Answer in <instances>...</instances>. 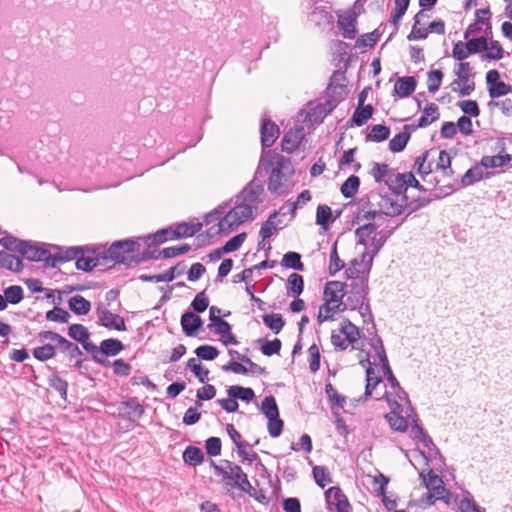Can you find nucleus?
<instances>
[{
    "instance_id": "1",
    "label": "nucleus",
    "mask_w": 512,
    "mask_h": 512,
    "mask_svg": "<svg viewBox=\"0 0 512 512\" xmlns=\"http://www.w3.org/2000/svg\"><path fill=\"white\" fill-rule=\"evenodd\" d=\"M263 193V185L254 179L234 198L207 214L205 224L208 226V236L228 234L244 222L253 219L262 203Z\"/></svg>"
},
{
    "instance_id": "2",
    "label": "nucleus",
    "mask_w": 512,
    "mask_h": 512,
    "mask_svg": "<svg viewBox=\"0 0 512 512\" xmlns=\"http://www.w3.org/2000/svg\"><path fill=\"white\" fill-rule=\"evenodd\" d=\"M202 228V224L196 223H177L169 227L160 229L153 234L145 236V245L147 250L142 252L141 256H179L188 252L196 251L197 247L204 241L203 236L199 235L192 243H179L157 250L156 247L167 241L188 238L194 236Z\"/></svg>"
},
{
    "instance_id": "3",
    "label": "nucleus",
    "mask_w": 512,
    "mask_h": 512,
    "mask_svg": "<svg viewBox=\"0 0 512 512\" xmlns=\"http://www.w3.org/2000/svg\"><path fill=\"white\" fill-rule=\"evenodd\" d=\"M270 173L268 190L272 194L282 195L292 186L295 173L291 160L275 150L262 151L256 174Z\"/></svg>"
},
{
    "instance_id": "4",
    "label": "nucleus",
    "mask_w": 512,
    "mask_h": 512,
    "mask_svg": "<svg viewBox=\"0 0 512 512\" xmlns=\"http://www.w3.org/2000/svg\"><path fill=\"white\" fill-rule=\"evenodd\" d=\"M145 237L137 239H123L113 242L110 246L106 243L89 244L83 246H59L51 244V253L48 256H124L125 254L138 253L141 241L145 244Z\"/></svg>"
},
{
    "instance_id": "5",
    "label": "nucleus",
    "mask_w": 512,
    "mask_h": 512,
    "mask_svg": "<svg viewBox=\"0 0 512 512\" xmlns=\"http://www.w3.org/2000/svg\"><path fill=\"white\" fill-rule=\"evenodd\" d=\"M377 209L363 206L358 212L361 221L380 220L383 215L395 217L400 215L407 206V196L386 193L378 195Z\"/></svg>"
},
{
    "instance_id": "6",
    "label": "nucleus",
    "mask_w": 512,
    "mask_h": 512,
    "mask_svg": "<svg viewBox=\"0 0 512 512\" xmlns=\"http://www.w3.org/2000/svg\"><path fill=\"white\" fill-rule=\"evenodd\" d=\"M0 245L19 256H48L51 253V244L32 240H21L6 231L0 230Z\"/></svg>"
},
{
    "instance_id": "7",
    "label": "nucleus",
    "mask_w": 512,
    "mask_h": 512,
    "mask_svg": "<svg viewBox=\"0 0 512 512\" xmlns=\"http://www.w3.org/2000/svg\"><path fill=\"white\" fill-rule=\"evenodd\" d=\"M75 266L78 270L90 272L99 266H106L108 269L117 264H123L127 267L138 266L142 261L148 258H75Z\"/></svg>"
},
{
    "instance_id": "8",
    "label": "nucleus",
    "mask_w": 512,
    "mask_h": 512,
    "mask_svg": "<svg viewBox=\"0 0 512 512\" xmlns=\"http://www.w3.org/2000/svg\"><path fill=\"white\" fill-rule=\"evenodd\" d=\"M384 396L391 408V412L385 415V419L394 431L405 432L407 430L406 418L412 417L413 413L404 409L403 405L399 403L398 400L392 399L391 393L386 391Z\"/></svg>"
},
{
    "instance_id": "9",
    "label": "nucleus",
    "mask_w": 512,
    "mask_h": 512,
    "mask_svg": "<svg viewBox=\"0 0 512 512\" xmlns=\"http://www.w3.org/2000/svg\"><path fill=\"white\" fill-rule=\"evenodd\" d=\"M368 277L358 278L351 283V290L345 301L347 308L356 310L357 306L364 304L368 299Z\"/></svg>"
},
{
    "instance_id": "10",
    "label": "nucleus",
    "mask_w": 512,
    "mask_h": 512,
    "mask_svg": "<svg viewBox=\"0 0 512 512\" xmlns=\"http://www.w3.org/2000/svg\"><path fill=\"white\" fill-rule=\"evenodd\" d=\"M475 22L470 24L464 32V39H468L472 35H476L483 30L485 27V35L489 36L492 34V26L490 23L491 12L489 8L478 9L475 12Z\"/></svg>"
},
{
    "instance_id": "11",
    "label": "nucleus",
    "mask_w": 512,
    "mask_h": 512,
    "mask_svg": "<svg viewBox=\"0 0 512 512\" xmlns=\"http://www.w3.org/2000/svg\"><path fill=\"white\" fill-rule=\"evenodd\" d=\"M96 315L98 318V325L117 331L126 330L124 318L118 314L112 313L101 304L96 307Z\"/></svg>"
},
{
    "instance_id": "12",
    "label": "nucleus",
    "mask_w": 512,
    "mask_h": 512,
    "mask_svg": "<svg viewBox=\"0 0 512 512\" xmlns=\"http://www.w3.org/2000/svg\"><path fill=\"white\" fill-rule=\"evenodd\" d=\"M325 499L327 507L330 511L336 512H351L352 507L348 501L347 496L339 487H330L325 492Z\"/></svg>"
},
{
    "instance_id": "13",
    "label": "nucleus",
    "mask_w": 512,
    "mask_h": 512,
    "mask_svg": "<svg viewBox=\"0 0 512 512\" xmlns=\"http://www.w3.org/2000/svg\"><path fill=\"white\" fill-rule=\"evenodd\" d=\"M372 262L373 258H353L349 267L345 270L347 278L357 280L358 278L367 277Z\"/></svg>"
},
{
    "instance_id": "14",
    "label": "nucleus",
    "mask_w": 512,
    "mask_h": 512,
    "mask_svg": "<svg viewBox=\"0 0 512 512\" xmlns=\"http://www.w3.org/2000/svg\"><path fill=\"white\" fill-rule=\"evenodd\" d=\"M224 463L231 470L230 479L234 480V483L230 485L232 487H238L240 490L252 495L251 491L253 490V487L248 480L247 474L242 470V468L228 460H225Z\"/></svg>"
},
{
    "instance_id": "15",
    "label": "nucleus",
    "mask_w": 512,
    "mask_h": 512,
    "mask_svg": "<svg viewBox=\"0 0 512 512\" xmlns=\"http://www.w3.org/2000/svg\"><path fill=\"white\" fill-rule=\"evenodd\" d=\"M38 337L40 340H50L56 343L57 349H59L61 353L65 354L67 358L77 345L76 343L67 340L59 333L50 330L39 332Z\"/></svg>"
},
{
    "instance_id": "16",
    "label": "nucleus",
    "mask_w": 512,
    "mask_h": 512,
    "mask_svg": "<svg viewBox=\"0 0 512 512\" xmlns=\"http://www.w3.org/2000/svg\"><path fill=\"white\" fill-rule=\"evenodd\" d=\"M345 287L346 284L340 281L327 282L323 292L324 301L334 304L345 303L343 301Z\"/></svg>"
},
{
    "instance_id": "17",
    "label": "nucleus",
    "mask_w": 512,
    "mask_h": 512,
    "mask_svg": "<svg viewBox=\"0 0 512 512\" xmlns=\"http://www.w3.org/2000/svg\"><path fill=\"white\" fill-rule=\"evenodd\" d=\"M260 132L263 151H267L266 148L271 147L277 140L279 136V128L270 119H263Z\"/></svg>"
},
{
    "instance_id": "18",
    "label": "nucleus",
    "mask_w": 512,
    "mask_h": 512,
    "mask_svg": "<svg viewBox=\"0 0 512 512\" xmlns=\"http://www.w3.org/2000/svg\"><path fill=\"white\" fill-rule=\"evenodd\" d=\"M454 503L457 505L459 512H485L468 490H463L461 494H455Z\"/></svg>"
},
{
    "instance_id": "19",
    "label": "nucleus",
    "mask_w": 512,
    "mask_h": 512,
    "mask_svg": "<svg viewBox=\"0 0 512 512\" xmlns=\"http://www.w3.org/2000/svg\"><path fill=\"white\" fill-rule=\"evenodd\" d=\"M202 325L203 321L201 317L194 314L193 312L186 311L181 316L182 330L188 337L195 336Z\"/></svg>"
},
{
    "instance_id": "20",
    "label": "nucleus",
    "mask_w": 512,
    "mask_h": 512,
    "mask_svg": "<svg viewBox=\"0 0 512 512\" xmlns=\"http://www.w3.org/2000/svg\"><path fill=\"white\" fill-rule=\"evenodd\" d=\"M392 194L406 195L407 191V172L406 173H391L385 180Z\"/></svg>"
},
{
    "instance_id": "21",
    "label": "nucleus",
    "mask_w": 512,
    "mask_h": 512,
    "mask_svg": "<svg viewBox=\"0 0 512 512\" xmlns=\"http://www.w3.org/2000/svg\"><path fill=\"white\" fill-rule=\"evenodd\" d=\"M303 138L304 129L302 127L290 129L283 137L282 149L288 153H292L298 148Z\"/></svg>"
},
{
    "instance_id": "22",
    "label": "nucleus",
    "mask_w": 512,
    "mask_h": 512,
    "mask_svg": "<svg viewBox=\"0 0 512 512\" xmlns=\"http://www.w3.org/2000/svg\"><path fill=\"white\" fill-rule=\"evenodd\" d=\"M414 125H405L403 131L395 135L389 142V148L392 152L398 153L405 149L410 136L411 131L415 130Z\"/></svg>"
},
{
    "instance_id": "23",
    "label": "nucleus",
    "mask_w": 512,
    "mask_h": 512,
    "mask_svg": "<svg viewBox=\"0 0 512 512\" xmlns=\"http://www.w3.org/2000/svg\"><path fill=\"white\" fill-rule=\"evenodd\" d=\"M245 238L246 234L240 233L228 240L223 246L208 251L205 256H222L224 253L234 252L242 245Z\"/></svg>"
},
{
    "instance_id": "24",
    "label": "nucleus",
    "mask_w": 512,
    "mask_h": 512,
    "mask_svg": "<svg viewBox=\"0 0 512 512\" xmlns=\"http://www.w3.org/2000/svg\"><path fill=\"white\" fill-rule=\"evenodd\" d=\"M338 100H328L325 104H320L313 108L307 115L310 122H322V120L334 109Z\"/></svg>"
},
{
    "instance_id": "25",
    "label": "nucleus",
    "mask_w": 512,
    "mask_h": 512,
    "mask_svg": "<svg viewBox=\"0 0 512 512\" xmlns=\"http://www.w3.org/2000/svg\"><path fill=\"white\" fill-rule=\"evenodd\" d=\"M416 80L412 76L399 78L394 85V92L401 98L410 96L416 89Z\"/></svg>"
},
{
    "instance_id": "26",
    "label": "nucleus",
    "mask_w": 512,
    "mask_h": 512,
    "mask_svg": "<svg viewBox=\"0 0 512 512\" xmlns=\"http://www.w3.org/2000/svg\"><path fill=\"white\" fill-rule=\"evenodd\" d=\"M285 226L283 220H276V215H270L269 218L262 224L259 236L263 240H269V238L277 233L279 229Z\"/></svg>"
},
{
    "instance_id": "27",
    "label": "nucleus",
    "mask_w": 512,
    "mask_h": 512,
    "mask_svg": "<svg viewBox=\"0 0 512 512\" xmlns=\"http://www.w3.org/2000/svg\"><path fill=\"white\" fill-rule=\"evenodd\" d=\"M484 167L480 165H475L468 169L466 173L462 176L461 184L463 187L470 186L483 178H488L489 173L484 174Z\"/></svg>"
},
{
    "instance_id": "28",
    "label": "nucleus",
    "mask_w": 512,
    "mask_h": 512,
    "mask_svg": "<svg viewBox=\"0 0 512 512\" xmlns=\"http://www.w3.org/2000/svg\"><path fill=\"white\" fill-rule=\"evenodd\" d=\"M439 116L440 113L438 106L435 103H430L424 108L423 114L418 120V124L414 125V127H416V129L418 127H427L432 122L438 120Z\"/></svg>"
},
{
    "instance_id": "29",
    "label": "nucleus",
    "mask_w": 512,
    "mask_h": 512,
    "mask_svg": "<svg viewBox=\"0 0 512 512\" xmlns=\"http://www.w3.org/2000/svg\"><path fill=\"white\" fill-rule=\"evenodd\" d=\"M68 306L76 315H87L91 310V303L81 295L71 297Z\"/></svg>"
},
{
    "instance_id": "30",
    "label": "nucleus",
    "mask_w": 512,
    "mask_h": 512,
    "mask_svg": "<svg viewBox=\"0 0 512 512\" xmlns=\"http://www.w3.org/2000/svg\"><path fill=\"white\" fill-rule=\"evenodd\" d=\"M124 349L123 343L114 338L105 339L100 343V354L109 356H116Z\"/></svg>"
},
{
    "instance_id": "31",
    "label": "nucleus",
    "mask_w": 512,
    "mask_h": 512,
    "mask_svg": "<svg viewBox=\"0 0 512 512\" xmlns=\"http://www.w3.org/2000/svg\"><path fill=\"white\" fill-rule=\"evenodd\" d=\"M429 151H425L415 159L413 168L416 173L420 175L424 180L429 176L432 171V162H428Z\"/></svg>"
},
{
    "instance_id": "32",
    "label": "nucleus",
    "mask_w": 512,
    "mask_h": 512,
    "mask_svg": "<svg viewBox=\"0 0 512 512\" xmlns=\"http://www.w3.org/2000/svg\"><path fill=\"white\" fill-rule=\"evenodd\" d=\"M360 363L365 366V363L368 364L366 369V387H365V396L368 397L372 394L374 388L382 381L379 376L376 375L374 368L372 367L369 359L365 361H360Z\"/></svg>"
},
{
    "instance_id": "33",
    "label": "nucleus",
    "mask_w": 512,
    "mask_h": 512,
    "mask_svg": "<svg viewBox=\"0 0 512 512\" xmlns=\"http://www.w3.org/2000/svg\"><path fill=\"white\" fill-rule=\"evenodd\" d=\"M511 160L512 156L510 154L483 156L481 159V165L485 169L500 168L507 165Z\"/></svg>"
},
{
    "instance_id": "34",
    "label": "nucleus",
    "mask_w": 512,
    "mask_h": 512,
    "mask_svg": "<svg viewBox=\"0 0 512 512\" xmlns=\"http://www.w3.org/2000/svg\"><path fill=\"white\" fill-rule=\"evenodd\" d=\"M424 16L423 10H420L414 17V24L411 32L408 34L407 39L409 41L423 40L428 36V29L419 27L421 17Z\"/></svg>"
},
{
    "instance_id": "35",
    "label": "nucleus",
    "mask_w": 512,
    "mask_h": 512,
    "mask_svg": "<svg viewBox=\"0 0 512 512\" xmlns=\"http://www.w3.org/2000/svg\"><path fill=\"white\" fill-rule=\"evenodd\" d=\"M386 239L387 236H383L381 233H374L372 239L364 246V251L361 256H375L385 243Z\"/></svg>"
},
{
    "instance_id": "36",
    "label": "nucleus",
    "mask_w": 512,
    "mask_h": 512,
    "mask_svg": "<svg viewBox=\"0 0 512 512\" xmlns=\"http://www.w3.org/2000/svg\"><path fill=\"white\" fill-rule=\"evenodd\" d=\"M325 393L328 398L331 409L344 408L346 397L339 394L331 383L325 384Z\"/></svg>"
},
{
    "instance_id": "37",
    "label": "nucleus",
    "mask_w": 512,
    "mask_h": 512,
    "mask_svg": "<svg viewBox=\"0 0 512 512\" xmlns=\"http://www.w3.org/2000/svg\"><path fill=\"white\" fill-rule=\"evenodd\" d=\"M286 289L288 294L298 297L304 290L303 277L297 273H292L287 279Z\"/></svg>"
},
{
    "instance_id": "38",
    "label": "nucleus",
    "mask_w": 512,
    "mask_h": 512,
    "mask_svg": "<svg viewBox=\"0 0 512 512\" xmlns=\"http://www.w3.org/2000/svg\"><path fill=\"white\" fill-rule=\"evenodd\" d=\"M340 332L345 336V341L352 345L361 337L359 328L349 320L342 322Z\"/></svg>"
},
{
    "instance_id": "39",
    "label": "nucleus",
    "mask_w": 512,
    "mask_h": 512,
    "mask_svg": "<svg viewBox=\"0 0 512 512\" xmlns=\"http://www.w3.org/2000/svg\"><path fill=\"white\" fill-rule=\"evenodd\" d=\"M377 227L375 223L364 224L356 230V236L358 238L357 244L361 246H365L372 239L374 233H378L376 231Z\"/></svg>"
},
{
    "instance_id": "40",
    "label": "nucleus",
    "mask_w": 512,
    "mask_h": 512,
    "mask_svg": "<svg viewBox=\"0 0 512 512\" xmlns=\"http://www.w3.org/2000/svg\"><path fill=\"white\" fill-rule=\"evenodd\" d=\"M183 460L191 466H197L204 461V453L198 447L188 446L183 452Z\"/></svg>"
},
{
    "instance_id": "41",
    "label": "nucleus",
    "mask_w": 512,
    "mask_h": 512,
    "mask_svg": "<svg viewBox=\"0 0 512 512\" xmlns=\"http://www.w3.org/2000/svg\"><path fill=\"white\" fill-rule=\"evenodd\" d=\"M229 397L238 398L244 402H250L254 399L255 393L252 388L242 386H230L227 390Z\"/></svg>"
},
{
    "instance_id": "42",
    "label": "nucleus",
    "mask_w": 512,
    "mask_h": 512,
    "mask_svg": "<svg viewBox=\"0 0 512 512\" xmlns=\"http://www.w3.org/2000/svg\"><path fill=\"white\" fill-rule=\"evenodd\" d=\"M373 114V107L369 104L366 106H359L355 109L351 122L356 126L364 125Z\"/></svg>"
},
{
    "instance_id": "43",
    "label": "nucleus",
    "mask_w": 512,
    "mask_h": 512,
    "mask_svg": "<svg viewBox=\"0 0 512 512\" xmlns=\"http://www.w3.org/2000/svg\"><path fill=\"white\" fill-rule=\"evenodd\" d=\"M56 344H44L42 346L36 347L33 349L32 354L34 358L41 362H45L47 360H50L56 356Z\"/></svg>"
},
{
    "instance_id": "44",
    "label": "nucleus",
    "mask_w": 512,
    "mask_h": 512,
    "mask_svg": "<svg viewBox=\"0 0 512 512\" xmlns=\"http://www.w3.org/2000/svg\"><path fill=\"white\" fill-rule=\"evenodd\" d=\"M454 496L455 494L451 493L448 489H446L444 483L437 484V486L433 487L430 490L431 498L443 501L446 505H450L451 502H454Z\"/></svg>"
},
{
    "instance_id": "45",
    "label": "nucleus",
    "mask_w": 512,
    "mask_h": 512,
    "mask_svg": "<svg viewBox=\"0 0 512 512\" xmlns=\"http://www.w3.org/2000/svg\"><path fill=\"white\" fill-rule=\"evenodd\" d=\"M4 297L7 304L16 305L24 299V290L21 286L12 285L4 289Z\"/></svg>"
},
{
    "instance_id": "46",
    "label": "nucleus",
    "mask_w": 512,
    "mask_h": 512,
    "mask_svg": "<svg viewBox=\"0 0 512 512\" xmlns=\"http://www.w3.org/2000/svg\"><path fill=\"white\" fill-rule=\"evenodd\" d=\"M338 26L342 30V35L346 39H354L357 33L355 19L352 17H341L338 20Z\"/></svg>"
},
{
    "instance_id": "47",
    "label": "nucleus",
    "mask_w": 512,
    "mask_h": 512,
    "mask_svg": "<svg viewBox=\"0 0 512 512\" xmlns=\"http://www.w3.org/2000/svg\"><path fill=\"white\" fill-rule=\"evenodd\" d=\"M68 336L70 338H72L73 340H75L79 343H82L85 340H89L91 334H90L89 330L87 329V327H85L84 325L72 324L68 328Z\"/></svg>"
},
{
    "instance_id": "48",
    "label": "nucleus",
    "mask_w": 512,
    "mask_h": 512,
    "mask_svg": "<svg viewBox=\"0 0 512 512\" xmlns=\"http://www.w3.org/2000/svg\"><path fill=\"white\" fill-rule=\"evenodd\" d=\"M312 472L314 480L319 487L324 488L332 482V477L327 467L317 465L313 467Z\"/></svg>"
},
{
    "instance_id": "49",
    "label": "nucleus",
    "mask_w": 512,
    "mask_h": 512,
    "mask_svg": "<svg viewBox=\"0 0 512 512\" xmlns=\"http://www.w3.org/2000/svg\"><path fill=\"white\" fill-rule=\"evenodd\" d=\"M48 384L51 388L57 391L62 399L67 398L68 383L62 379L58 374L53 373L48 377Z\"/></svg>"
},
{
    "instance_id": "50",
    "label": "nucleus",
    "mask_w": 512,
    "mask_h": 512,
    "mask_svg": "<svg viewBox=\"0 0 512 512\" xmlns=\"http://www.w3.org/2000/svg\"><path fill=\"white\" fill-rule=\"evenodd\" d=\"M264 324L275 334L280 333L285 325V321L280 314H265L262 317Z\"/></svg>"
},
{
    "instance_id": "51",
    "label": "nucleus",
    "mask_w": 512,
    "mask_h": 512,
    "mask_svg": "<svg viewBox=\"0 0 512 512\" xmlns=\"http://www.w3.org/2000/svg\"><path fill=\"white\" fill-rule=\"evenodd\" d=\"M187 368L190 369L201 383L209 380V370L204 369L197 358H190L187 361Z\"/></svg>"
},
{
    "instance_id": "52",
    "label": "nucleus",
    "mask_w": 512,
    "mask_h": 512,
    "mask_svg": "<svg viewBox=\"0 0 512 512\" xmlns=\"http://www.w3.org/2000/svg\"><path fill=\"white\" fill-rule=\"evenodd\" d=\"M342 75L338 72H334L330 79L329 86L327 88L328 96H333L337 94V97H334L333 99H337L338 102L344 98L345 94V86L343 84H337V79L341 77Z\"/></svg>"
},
{
    "instance_id": "53",
    "label": "nucleus",
    "mask_w": 512,
    "mask_h": 512,
    "mask_svg": "<svg viewBox=\"0 0 512 512\" xmlns=\"http://www.w3.org/2000/svg\"><path fill=\"white\" fill-rule=\"evenodd\" d=\"M359 185H360L359 177H357L355 175H351L350 177H348L346 179V181L341 186L340 190H341L342 195L345 198L353 197L357 193V191L359 189Z\"/></svg>"
},
{
    "instance_id": "54",
    "label": "nucleus",
    "mask_w": 512,
    "mask_h": 512,
    "mask_svg": "<svg viewBox=\"0 0 512 512\" xmlns=\"http://www.w3.org/2000/svg\"><path fill=\"white\" fill-rule=\"evenodd\" d=\"M261 412L267 419L276 418L279 415L278 406L273 396H267L264 398L261 404Z\"/></svg>"
},
{
    "instance_id": "55",
    "label": "nucleus",
    "mask_w": 512,
    "mask_h": 512,
    "mask_svg": "<svg viewBox=\"0 0 512 512\" xmlns=\"http://www.w3.org/2000/svg\"><path fill=\"white\" fill-rule=\"evenodd\" d=\"M467 45H468V52L471 54L480 53L483 51L488 50V36H482L477 38H468Z\"/></svg>"
},
{
    "instance_id": "56",
    "label": "nucleus",
    "mask_w": 512,
    "mask_h": 512,
    "mask_svg": "<svg viewBox=\"0 0 512 512\" xmlns=\"http://www.w3.org/2000/svg\"><path fill=\"white\" fill-rule=\"evenodd\" d=\"M390 135L389 127L381 124L374 125L371 128L370 133L367 135V140L373 142H382L386 140Z\"/></svg>"
},
{
    "instance_id": "57",
    "label": "nucleus",
    "mask_w": 512,
    "mask_h": 512,
    "mask_svg": "<svg viewBox=\"0 0 512 512\" xmlns=\"http://www.w3.org/2000/svg\"><path fill=\"white\" fill-rule=\"evenodd\" d=\"M80 344L82 345L83 349H84L86 352H88V353H90V354H91L92 359H93L96 363H98V364H100V365H102V366H104V367H106V366H108V365H109V361H107V360H105L104 358H102V357H100V356H99V355H100V346H97V345H95L94 343H92V342L90 341V339H89V340H85L84 342H82V343H80Z\"/></svg>"
},
{
    "instance_id": "58",
    "label": "nucleus",
    "mask_w": 512,
    "mask_h": 512,
    "mask_svg": "<svg viewBox=\"0 0 512 512\" xmlns=\"http://www.w3.org/2000/svg\"><path fill=\"white\" fill-rule=\"evenodd\" d=\"M379 39V33L377 30L360 36L355 42V48L364 50L366 48H372Z\"/></svg>"
},
{
    "instance_id": "59",
    "label": "nucleus",
    "mask_w": 512,
    "mask_h": 512,
    "mask_svg": "<svg viewBox=\"0 0 512 512\" xmlns=\"http://www.w3.org/2000/svg\"><path fill=\"white\" fill-rule=\"evenodd\" d=\"M45 317L48 321L68 323L71 318V315L67 310L61 307H54L52 310L46 312Z\"/></svg>"
},
{
    "instance_id": "60",
    "label": "nucleus",
    "mask_w": 512,
    "mask_h": 512,
    "mask_svg": "<svg viewBox=\"0 0 512 512\" xmlns=\"http://www.w3.org/2000/svg\"><path fill=\"white\" fill-rule=\"evenodd\" d=\"M121 406L127 410L128 414H133L137 418H141L145 413L144 406L136 398L122 401Z\"/></svg>"
},
{
    "instance_id": "61",
    "label": "nucleus",
    "mask_w": 512,
    "mask_h": 512,
    "mask_svg": "<svg viewBox=\"0 0 512 512\" xmlns=\"http://www.w3.org/2000/svg\"><path fill=\"white\" fill-rule=\"evenodd\" d=\"M295 206L292 202H287L283 206L279 208L278 211H275L272 215H276V220H283L285 222V226L289 221H291L295 215Z\"/></svg>"
},
{
    "instance_id": "62",
    "label": "nucleus",
    "mask_w": 512,
    "mask_h": 512,
    "mask_svg": "<svg viewBox=\"0 0 512 512\" xmlns=\"http://www.w3.org/2000/svg\"><path fill=\"white\" fill-rule=\"evenodd\" d=\"M24 258H0V268L7 269L14 273H21L24 269Z\"/></svg>"
},
{
    "instance_id": "63",
    "label": "nucleus",
    "mask_w": 512,
    "mask_h": 512,
    "mask_svg": "<svg viewBox=\"0 0 512 512\" xmlns=\"http://www.w3.org/2000/svg\"><path fill=\"white\" fill-rule=\"evenodd\" d=\"M194 352L198 358L206 361H212L219 355V350L211 345H201Z\"/></svg>"
},
{
    "instance_id": "64",
    "label": "nucleus",
    "mask_w": 512,
    "mask_h": 512,
    "mask_svg": "<svg viewBox=\"0 0 512 512\" xmlns=\"http://www.w3.org/2000/svg\"><path fill=\"white\" fill-rule=\"evenodd\" d=\"M436 169L441 170L444 176H450L453 174V170L451 168V157L445 150L439 152Z\"/></svg>"
}]
</instances>
